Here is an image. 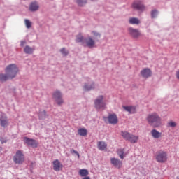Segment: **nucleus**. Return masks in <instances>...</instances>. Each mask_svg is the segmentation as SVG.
<instances>
[{
    "instance_id": "1",
    "label": "nucleus",
    "mask_w": 179,
    "mask_h": 179,
    "mask_svg": "<svg viewBox=\"0 0 179 179\" xmlns=\"http://www.w3.org/2000/svg\"><path fill=\"white\" fill-rule=\"evenodd\" d=\"M146 121L153 128H159L162 127V117L157 113L148 114L146 117Z\"/></svg>"
},
{
    "instance_id": "2",
    "label": "nucleus",
    "mask_w": 179,
    "mask_h": 179,
    "mask_svg": "<svg viewBox=\"0 0 179 179\" xmlns=\"http://www.w3.org/2000/svg\"><path fill=\"white\" fill-rule=\"evenodd\" d=\"M5 72L8 76V78L13 79L19 73V67L15 64H9L6 66Z\"/></svg>"
},
{
    "instance_id": "3",
    "label": "nucleus",
    "mask_w": 179,
    "mask_h": 179,
    "mask_svg": "<svg viewBox=\"0 0 179 179\" xmlns=\"http://www.w3.org/2000/svg\"><path fill=\"white\" fill-rule=\"evenodd\" d=\"M106 96H98L94 101L95 108H96V110H104V108H106V106H107V103H106Z\"/></svg>"
},
{
    "instance_id": "4",
    "label": "nucleus",
    "mask_w": 179,
    "mask_h": 179,
    "mask_svg": "<svg viewBox=\"0 0 179 179\" xmlns=\"http://www.w3.org/2000/svg\"><path fill=\"white\" fill-rule=\"evenodd\" d=\"M155 160L157 163H166L169 160V154L166 151L160 150L156 152Z\"/></svg>"
},
{
    "instance_id": "5",
    "label": "nucleus",
    "mask_w": 179,
    "mask_h": 179,
    "mask_svg": "<svg viewBox=\"0 0 179 179\" xmlns=\"http://www.w3.org/2000/svg\"><path fill=\"white\" fill-rule=\"evenodd\" d=\"M13 160L15 164H22L24 163V154L21 150H17L13 157Z\"/></svg>"
},
{
    "instance_id": "6",
    "label": "nucleus",
    "mask_w": 179,
    "mask_h": 179,
    "mask_svg": "<svg viewBox=\"0 0 179 179\" xmlns=\"http://www.w3.org/2000/svg\"><path fill=\"white\" fill-rule=\"evenodd\" d=\"M52 97L58 106L64 104V99H62V94L61 92L57 90L52 94Z\"/></svg>"
},
{
    "instance_id": "7",
    "label": "nucleus",
    "mask_w": 179,
    "mask_h": 179,
    "mask_svg": "<svg viewBox=\"0 0 179 179\" xmlns=\"http://www.w3.org/2000/svg\"><path fill=\"white\" fill-rule=\"evenodd\" d=\"M23 141L28 146L31 148H37L38 146V143L34 139L29 138L28 137H24Z\"/></svg>"
},
{
    "instance_id": "8",
    "label": "nucleus",
    "mask_w": 179,
    "mask_h": 179,
    "mask_svg": "<svg viewBox=\"0 0 179 179\" xmlns=\"http://www.w3.org/2000/svg\"><path fill=\"white\" fill-rule=\"evenodd\" d=\"M128 31H129L130 36H131V37H133V38H139V37H141V36H142V34H141L139 30H138L136 29L130 27V28H129Z\"/></svg>"
},
{
    "instance_id": "9",
    "label": "nucleus",
    "mask_w": 179,
    "mask_h": 179,
    "mask_svg": "<svg viewBox=\"0 0 179 179\" xmlns=\"http://www.w3.org/2000/svg\"><path fill=\"white\" fill-rule=\"evenodd\" d=\"M132 6L134 9H136L137 10H141V12L145 10V6L142 3V1H136L133 3Z\"/></svg>"
},
{
    "instance_id": "10",
    "label": "nucleus",
    "mask_w": 179,
    "mask_h": 179,
    "mask_svg": "<svg viewBox=\"0 0 179 179\" xmlns=\"http://www.w3.org/2000/svg\"><path fill=\"white\" fill-rule=\"evenodd\" d=\"M108 121L109 124H112V125H115L118 124V117L115 114H110L108 117Z\"/></svg>"
},
{
    "instance_id": "11",
    "label": "nucleus",
    "mask_w": 179,
    "mask_h": 179,
    "mask_svg": "<svg viewBox=\"0 0 179 179\" xmlns=\"http://www.w3.org/2000/svg\"><path fill=\"white\" fill-rule=\"evenodd\" d=\"M110 163L116 169H121L122 167V162L117 158H111Z\"/></svg>"
},
{
    "instance_id": "12",
    "label": "nucleus",
    "mask_w": 179,
    "mask_h": 179,
    "mask_svg": "<svg viewBox=\"0 0 179 179\" xmlns=\"http://www.w3.org/2000/svg\"><path fill=\"white\" fill-rule=\"evenodd\" d=\"M141 75L145 79H148V78H150L152 76V71L150 69L145 68L141 71Z\"/></svg>"
},
{
    "instance_id": "13",
    "label": "nucleus",
    "mask_w": 179,
    "mask_h": 179,
    "mask_svg": "<svg viewBox=\"0 0 179 179\" xmlns=\"http://www.w3.org/2000/svg\"><path fill=\"white\" fill-rule=\"evenodd\" d=\"M64 167V166L61 164L59 160L56 159L53 161V170L55 171H60V170Z\"/></svg>"
},
{
    "instance_id": "14",
    "label": "nucleus",
    "mask_w": 179,
    "mask_h": 179,
    "mask_svg": "<svg viewBox=\"0 0 179 179\" xmlns=\"http://www.w3.org/2000/svg\"><path fill=\"white\" fill-rule=\"evenodd\" d=\"M85 44L87 47H89V48H93L94 47V44H96V42L92 37H88L87 38L85 39Z\"/></svg>"
},
{
    "instance_id": "15",
    "label": "nucleus",
    "mask_w": 179,
    "mask_h": 179,
    "mask_svg": "<svg viewBox=\"0 0 179 179\" xmlns=\"http://www.w3.org/2000/svg\"><path fill=\"white\" fill-rule=\"evenodd\" d=\"M0 124L4 128H6V127H8V125H9V120H8V117L6 116L1 117H0Z\"/></svg>"
},
{
    "instance_id": "16",
    "label": "nucleus",
    "mask_w": 179,
    "mask_h": 179,
    "mask_svg": "<svg viewBox=\"0 0 179 179\" xmlns=\"http://www.w3.org/2000/svg\"><path fill=\"white\" fill-rule=\"evenodd\" d=\"M151 135L155 139H159V138H162V132L158 131L155 129H153L151 131Z\"/></svg>"
},
{
    "instance_id": "17",
    "label": "nucleus",
    "mask_w": 179,
    "mask_h": 179,
    "mask_svg": "<svg viewBox=\"0 0 179 179\" xmlns=\"http://www.w3.org/2000/svg\"><path fill=\"white\" fill-rule=\"evenodd\" d=\"M123 108L130 114H135L136 113V108L135 106H123Z\"/></svg>"
},
{
    "instance_id": "18",
    "label": "nucleus",
    "mask_w": 179,
    "mask_h": 179,
    "mask_svg": "<svg viewBox=\"0 0 179 179\" xmlns=\"http://www.w3.org/2000/svg\"><path fill=\"white\" fill-rule=\"evenodd\" d=\"M38 8L39 6L37 2H32L29 6V10H31V12H36V10H38Z\"/></svg>"
},
{
    "instance_id": "19",
    "label": "nucleus",
    "mask_w": 179,
    "mask_h": 179,
    "mask_svg": "<svg viewBox=\"0 0 179 179\" xmlns=\"http://www.w3.org/2000/svg\"><path fill=\"white\" fill-rule=\"evenodd\" d=\"M138 139V136H135L134 134H130V136L129 137V139L127 141H129V142H130L131 143H136Z\"/></svg>"
},
{
    "instance_id": "20",
    "label": "nucleus",
    "mask_w": 179,
    "mask_h": 179,
    "mask_svg": "<svg viewBox=\"0 0 179 179\" xmlns=\"http://www.w3.org/2000/svg\"><path fill=\"white\" fill-rule=\"evenodd\" d=\"M98 149H99V150H106V149H107V144H106L104 141H99Z\"/></svg>"
},
{
    "instance_id": "21",
    "label": "nucleus",
    "mask_w": 179,
    "mask_h": 179,
    "mask_svg": "<svg viewBox=\"0 0 179 179\" xmlns=\"http://www.w3.org/2000/svg\"><path fill=\"white\" fill-rule=\"evenodd\" d=\"M129 23L130 24H139V23H141V21L138 18L131 17V18H129Z\"/></svg>"
},
{
    "instance_id": "22",
    "label": "nucleus",
    "mask_w": 179,
    "mask_h": 179,
    "mask_svg": "<svg viewBox=\"0 0 179 179\" xmlns=\"http://www.w3.org/2000/svg\"><path fill=\"white\" fill-rule=\"evenodd\" d=\"M78 173L81 177H87L89 176V171L87 169H80Z\"/></svg>"
},
{
    "instance_id": "23",
    "label": "nucleus",
    "mask_w": 179,
    "mask_h": 179,
    "mask_svg": "<svg viewBox=\"0 0 179 179\" xmlns=\"http://www.w3.org/2000/svg\"><path fill=\"white\" fill-rule=\"evenodd\" d=\"M78 134L80 136H86L87 135V130L86 129L81 128L78 129Z\"/></svg>"
},
{
    "instance_id": "24",
    "label": "nucleus",
    "mask_w": 179,
    "mask_h": 179,
    "mask_svg": "<svg viewBox=\"0 0 179 179\" xmlns=\"http://www.w3.org/2000/svg\"><path fill=\"white\" fill-rule=\"evenodd\" d=\"M10 79L8 74H0V82H6V80Z\"/></svg>"
},
{
    "instance_id": "25",
    "label": "nucleus",
    "mask_w": 179,
    "mask_h": 179,
    "mask_svg": "<svg viewBox=\"0 0 179 179\" xmlns=\"http://www.w3.org/2000/svg\"><path fill=\"white\" fill-rule=\"evenodd\" d=\"M121 135L124 139L128 141L129 139V136H131V134L128 131H122Z\"/></svg>"
},
{
    "instance_id": "26",
    "label": "nucleus",
    "mask_w": 179,
    "mask_h": 179,
    "mask_svg": "<svg viewBox=\"0 0 179 179\" xmlns=\"http://www.w3.org/2000/svg\"><path fill=\"white\" fill-rule=\"evenodd\" d=\"M24 51L26 54H33V51H34V49L31 48L30 46L27 45L24 49Z\"/></svg>"
},
{
    "instance_id": "27",
    "label": "nucleus",
    "mask_w": 179,
    "mask_h": 179,
    "mask_svg": "<svg viewBox=\"0 0 179 179\" xmlns=\"http://www.w3.org/2000/svg\"><path fill=\"white\" fill-rule=\"evenodd\" d=\"M94 87H96V85H94V83H92L90 85H85L84 86L85 90H86L87 92H89V90H92L94 89Z\"/></svg>"
},
{
    "instance_id": "28",
    "label": "nucleus",
    "mask_w": 179,
    "mask_h": 179,
    "mask_svg": "<svg viewBox=\"0 0 179 179\" xmlns=\"http://www.w3.org/2000/svg\"><path fill=\"white\" fill-rule=\"evenodd\" d=\"M125 150L124 149H119L117 150V155L120 157V159H124V153Z\"/></svg>"
},
{
    "instance_id": "29",
    "label": "nucleus",
    "mask_w": 179,
    "mask_h": 179,
    "mask_svg": "<svg viewBox=\"0 0 179 179\" xmlns=\"http://www.w3.org/2000/svg\"><path fill=\"white\" fill-rule=\"evenodd\" d=\"M76 2L78 6H84V5H86V3H87V1L86 0H77Z\"/></svg>"
},
{
    "instance_id": "30",
    "label": "nucleus",
    "mask_w": 179,
    "mask_h": 179,
    "mask_svg": "<svg viewBox=\"0 0 179 179\" xmlns=\"http://www.w3.org/2000/svg\"><path fill=\"white\" fill-rule=\"evenodd\" d=\"M76 43H83V36L82 34H78L76 39Z\"/></svg>"
},
{
    "instance_id": "31",
    "label": "nucleus",
    "mask_w": 179,
    "mask_h": 179,
    "mask_svg": "<svg viewBox=\"0 0 179 179\" xmlns=\"http://www.w3.org/2000/svg\"><path fill=\"white\" fill-rule=\"evenodd\" d=\"M24 23L27 29H30V27H31V22H30V20L26 19L24 20Z\"/></svg>"
},
{
    "instance_id": "32",
    "label": "nucleus",
    "mask_w": 179,
    "mask_h": 179,
    "mask_svg": "<svg viewBox=\"0 0 179 179\" xmlns=\"http://www.w3.org/2000/svg\"><path fill=\"white\" fill-rule=\"evenodd\" d=\"M60 52L62 54V55H64V57H66L69 52L65 49V48H63L60 50Z\"/></svg>"
},
{
    "instance_id": "33",
    "label": "nucleus",
    "mask_w": 179,
    "mask_h": 179,
    "mask_svg": "<svg viewBox=\"0 0 179 179\" xmlns=\"http://www.w3.org/2000/svg\"><path fill=\"white\" fill-rule=\"evenodd\" d=\"M168 125H169L172 128H174V127H177V123H176V122L171 121L168 123Z\"/></svg>"
},
{
    "instance_id": "34",
    "label": "nucleus",
    "mask_w": 179,
    "mask_h": 179,
    "mask_svg": "<svg viewBox=\"0 0 179 179\" xmlns=\"http://www.w3.org/2000/svg\"><path fill=\"white\" fill-rule=\"evenodd\" d=\"M151 16L152 18H155L157 16V10H154L151 12Z\"/></svg>"
},
{
    "instance_id": "35",
    "label": "nucleus",
    "mask_w": 179,
    "mask_h": 179,
    "mask_svg": "<svg viewBox=\"0 0 179 179\" xmlns=\"http://www.w3.org/2000/svg\"><path fill=\"white\" fill-rule=\"evenodd\" d=\"M71 153H75V155H76L79 159V157H80V155H79V152H78V151L72 149L71 150Z\"/></svg>"
},
{
    "instance_id": "36",
    "label": "nucleus",
    "mask_w": 179,
    "mask_h": 179,
    "mask_svg": "<svg viewBox=\"0 0 179 179\" xmlns=\"http://www.w3.org/2000/svg\"><path fill=\"white\" fill-rule=\"evenodd\" d=\"M92 34L95 36L96 37H100V34L96 32V31H92Z\"/></svg>"
},
{
    "instance_id": "37",
    "label": "nucleus",
    "mask_w": 179,
    "mask_h": 179,
    "mask_svg": "<svg viewBox=\"0 0 179 179\" xmlns=\"http://www.w3.org/2000/svg\"><path fill=\"white\" fill-rule=\"evenodd\" d=\"M24 44H26V41H21V42H20L21 47H23V45H24Z\"/></svg>"
},
{
    "instance_id": "38",
    "label": "nucleus",
    "mask_w": 179,
    "mask_h": 179,
    "mask_svg": "<svg viewBox=\"0 0 179 179\" xmlns=\"http://www.w3.org/2000/svg\"><path fill=\"white\" fill-rule=\"evenodd\" d=\"M42 114L44 115L43 117L45 118V111H43V112L42 113ZM43 117H42L41 116H39L40 120H43Z\"/></svg>"
},
{
    "instance_id": "39",
    "label": "nucleus",
    "mask_w": 179,
    "mask_h": 179,
    "mask_svg": "<svg viewBox=\"0 0 179 179\" xmlns=\"http://www.w3.org/2000/svg\"><path fill=\"white\" fill-rule=\"evenodd\" d=\"M83 179H90V177H89V176H85V177H84Z\"/></svg>"
},
{
    "instance_id": "40",
    "label": "nucleus",
    "mask_w": 179,
    "mask_h": 179,
    "mask_svg": "<svg viewBox=\"0 0 179 179\" xmlns=\"http://www.w3.org/2000/svg\"><path fill=\"white\" fill-rule=\"evenodd\" d=\"M0 152H2V147H0Z\"/></svg>"
},
{
    "instance_id": "41",
    "label": "nucleus",
    "mask_w": 179,
    "mask_h": 179,
    "mask_svg": "<svg viewBox=\"0 0 179 179\" xmlns=\"http://www.w3.org/2000/svg\"><path fill=\"white\" fill-rule=\"evenodd\" d=\"M178 179H179V178H178Z\"/></svg>"
}]
</instances>
